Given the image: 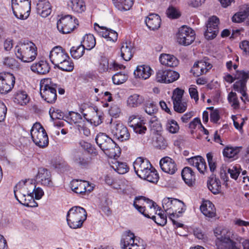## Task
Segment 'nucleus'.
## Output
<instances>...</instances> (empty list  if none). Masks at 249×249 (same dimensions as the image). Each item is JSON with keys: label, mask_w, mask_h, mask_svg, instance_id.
Returning <instances> with one entry per match:
<instances>
[{"label": "nucleus", "mask_w": 249, "mask_h": 249, "mask_svg": "<svg viewBox=\"0 0 249 249\" xmlns=\"http://www.w3.org/2000/svg\"><path fill=\"white\" fill-rule=\"evenodd\" d=\"M160 209H159V213H157V216L152 215L150 218L153 220L157 224L160 226H164L167 222V217L164 213L160 212Z\"/></svg>", "instance_id": "obj_48"}, {"label": "nucleus", "mask_w": 249, "mask_h": 249, "mask_svg": "<svg viewBox=\"0 0 249 249\" xmlns=\"http://www.w3.org/2000/svg\"><path fill=\"white\" fill-rule=\"evenodd\" d=\"M149 125L151 128L157 132L162 130V126L160 121L157 116H152L149 121Z\"/></svg>", "instance_id": "obj_50"}, {"label": "nucleus", "mask_w": 249, "mask_h": 249, "mask_svg": "<svg viewBox=\"0 0 249 249\" xmlns=\"http://www.w3.org/2000/svg\"><path fill=\"white\" fill-rule=\"evenodd\" d=\"M111 167L118 174H124L129 171V167L126 162L116 161L112 163Z\"/></svg>", "instance_id": "obj_44"}, {"label": "nucleus", "mask_w": 249, "mask_h": 249, "mask_svg": "<svg viewBox=\"0 0 249 249\" xmlns=\"http://www.w3.org/2000/svg\"><path fill=\"white\" fill-rule=\"evenodd\" d=\"M133 166L140 178L154 183L158 182L159 175L148 160L138 158L134 162Z\"/></svg>", "instance_id": "obj_2"}, {"label": "nucleus", "mask_w": 249, "mask_h": 249, "mask_svg": "<svg viewBox=\"0 0 249 249\" xmlns=\"http://www.w3.org/2000/svg\"><path fill=\"white\" fill-rule=\"evenodd\" d=\"M98 71L100 72H104L109 70L108 61L106 58H103L101 60L99 66Z\"/></svg>", "instance_id": "obj_59"}, {"label": "nucleus", "mask_w": 249, "mask_h": 249, "mask_svg": "<svg viewBox=\"0 0 249 249\" xmlns=\"http://www.w3.org/2000/svg\"><path fill=\"white\" fill-rule=\"evenodd\" d=\"M159 60L160 63L168 67H174L178 66V61L173 55L166 53H162L160 55Z\"/></svg>", "instance_id": "obj_32"}, {"label": "nucleus", "mask_w": 249, "mask_h": 249, "mask_svg": "<svg viewBox=\"0 0 249 249\" xmlns=\"http://www.w3.org/2000/svg\"><path fill=\"white\" fill-rule=\"evenodd\" d=\"M166 130L172 134L178 132L179 127L178 123L174 120H168L166 124Z\"/></svg>", "instance_id": "obj_51"}, {"label": "nucleus", "mask_w": 249, "mask_h": 249, "mask_svg": "<svg viewBox=\"0 0 249 249\" xmlns=\"http://www.w3.org/2000/svg\"><path fill=\"white\" fill-rule=\"evenodd\" d=\"M68 55L64 49L58 46L52 49L50 53L49 57L50 61L55 67L58 64L62 62Z\"/></svg>", "instance_id": "obj_20"}, {"label": "nucleus", "mask_w": 249, "mask_h": 249, "mask_svg": "<svg viewBox=\"0 0 249 249\" xmlns=\"http://www.w3.org/2000/svg\"><path fill=\"white\" fill-rule=\"evenodd\" d=\"M242 148V146H227L223 150V155L228 159L233 158L240 152Z\"/></svg>", "instance_id": "obj_41"}, {"label": "nucleus", "mask_w": 249, "mask_h": 249, "mask_svg": "<svg viewBox=\"0 0 249 249\" xmlns=\"http://www.w3.org/2000/svg\"><path fill=\"white\" fill-rule=\"evenodd\" d=\"M177 39L179 44L184 46L189 45L195 39V32L191 28L182 26L178 29Z\"/></svg>", "instance_id": "obj_12"}, {"label": "nucleus", "mask_w": 249, "mask_h": 249, "mask_svg": "<svg viewBox=\"0 0 249 249\" xmlns=\"http://www.w3.org/2000/svg\"><path fill=\"white\" fill-rule=\"evenodd\" d=\"M112 1L116 8L122 11L129 10L134 3L133 0H112Z\"/></svg>", "instance_id": "obj_40"}, {"label": "nucleus", "mask_w": 249, "mask_h": 249, "mask_svg": "<svg viewBox=\"0 0 249 249\" xmlns=\"http://www.w3.org/2000/svg\"><path fill=\"white\" fill-rule=\"evenodd\" d=\"M87 218L86 211L80 206L72 207L68 211L67 214V223L71 228L74 229L82 227Z\"/></svg>", "instance_id": "obj_5"}, {"label": "nucleus", "mask_w": 249, "mask_h": 249, "mask_svg": "<svg viewBox=\"0 0 249 249\" xmlns=\"http://www.w3.org/2000/svg\"><path fill=\"white\" fill-rule=\"evenodd\" d=\"M36 8L37 13L43 18L48 17L52 12L51 4L46 0H38Z\"/></svg>", "instance_id": "obj_27"}, {"label": "nucleus", "mask_w": 249, "mask_h": 249, "mask_svg": "<svg viewBox=\"0 0 249 249\" xmlns=\"http://www.w3.org/2000/svg\"><path fill=\"white\" fill-rule=\"evenodd\" d=\"M228 100L233 108L237 109L239 107V101L235 92H230L228 96Z\"/></svg>", "instance_id": "obj_52"}, {"label": "nucleus", "mask_w": 249, "mask_h": 249, "mask_svg": "<svg viewBox=\"0 0 249 249\" xmlns=\"http://www.w3.org/2000/svg\"><path fill=\"white\" fill-rule=\"evenodd\" d=\"M133 46L130 42H124L121 48V54L126 61L130 60L133 56Z\"/></svg>", "instance_id": "obj_36"}, {"label": "nucleus", "mask_w": 249, "mask_h": 249, "mask_svg": "<svg viewBox=\"0 0 249 249\" xmlns=\"http://www.w3.org/2000/svg\"><path fill=\"white\" fill-rule=\"evenodd\" d=\"M219 23V20L216 16H212L209 18L206 24L207 29L204 33L206 38L213 39L216 37L218 33Z\"/></svg>", "instance_id": "obj_19"}, {"label": "nucleus", "mask_w": 249, "mask_h": 249, "mask_svg": "<svg viewBox=\"0 0 249 249\" xmlns=\"http://www.w3.org/2000/svg\"><path fill=\"white\" fill-rule=\"evenodd\" d=\"M148 101V98L146 96L138 94H133L127 99V103L129 107H137Z\"/></svg>", "instance_id": "obj_30"}, {"label": "nucleus", "mask_w": 249, "mask_h": 249, "mask_svg": "<svg viewBox=\"0 0 249 249\" xmlns=\"http://www.w3.org/2000/svg\"><path fill=\"white\" fill-rule=\"evenodd\" d=\"M104 153L110 158L116 159L120 157L121 153L120 147L113 142L107 147V149L104 151Z\"/></svg>", "instance_id": "obj_38"}, {"label": "nucleus", "mask_w": 249, "mask_h": 249, "mask_svg": "<svg viewBox=\"0 0 249 249\" xmlns=\"http://www.w3.org/2000/svg\"><path fill=\"white\" fill-rule=\"evenodd\" d=\"M144 120L137 115H132L128 119V125L132 128L134 131L139 134H144L147 130L144 125Z\"/></svg>", "instance_id": "obj_21"}, {"label": "nucleus", "mask_w": 249, "mask_h": 249, "mask_svg": "<svg viewBox=\"0 0 249 249\" xmlns=\"http://www.w3.org/2000/svg\"><path fill=\"white\" fill-rule=\"evenodd\" d=\"M64 60L62 62L58 64L55 67H57L59 70L65 71H71L74 69V64L68 55L66 58H64Z\"/></svg>", "instance_id": "obj_43"}, {"label": "nucleus", "mask_w": 249, "mask_h": 249, "mask_svg": "<svg viewBox=\"0 0 249 249\" xmlns=\"http://www.w3.org/2000/svg\"><path fill=\"white\" fill-rule=\"evenodd\" d=\"M17 62L13 58L7 57L4 59L3 64L4 65L13 69L17 65Z\"/></svg>", "instance_id": "obj_63"}, {"label": "nucleus", "mask_w": 249, "mask_h": 249, "mask_svg": "<svg viewBox=\"0 0 249 249\" xmlns=\"http://www.w3.org/2000/svg\"><path fill=\"white\" fill-rule=\"evenodd\" d=\"M179 77V74L174 71L167 70H159L156 74V80L160 83H170L177 80Z\"/></svg>", "instance_id": "obj_14"}, {"label": "nucleus", "mask_w": 249, "mask_h": 249, "mask_svg": "<svg viewBox=\"0 0 249 249\" xmlns=\"http://www.w3.org/2000/svg\"><path fill=\"white\" fill-rule=\"evenodd\" d=\"M156 146L160 149H165L167 146V142L163 137L160 136L157 138Z\"/></svg>", "instance_id": "obj_60"}, {"label": "nucleus", "mask_w": 249, "mask_h": 249, "mask_svg": "<svg viewBox=\"0 0 249 249\" xmlns=\"http://www.w3.org/2000/svg\"><path fill=\"white\" fill-rule=\"evenodd\" d=\"M74 162L80 166L86 167L89 163L88 159L82 154H77L73 158Z\"/></svg>", "instance_id": "obj_55"}, {"label": "nucleus", "mask_w": 249, "mask_h": 249, "mask_svg": "<svg viewBox=\"0 0 249 249\" xmlns=\"http://www.w3.org/2000/svg\"><path fill=\"white\" fill-rule=\"evenodd\" d=\"M96 44V40L93 35L89 34L83 37L81 45L85 48V50H90L93 49Z\"/></svg>", "instance_id": "obj_42"}, {"label": "nucleus", "mask_w": 249, "mask_h": 249, "mask_svg": "<svg viewBox=\"0 0 249 249\" xmlns=\"http://www.w3.org/2000/svg\"><path fill=\"white\" fill-rule=\"evenodd\" d=\"M200 209L203 214L206 216L213 218L216 215V210L214 205L209 200L203 201Z\"/></svg>", "instance_id": "obj_31"}, {"label": "nucleus", "mask_w": 249, "mask_h": 249, "mask_svg": "<svg viewBox=\"0 0 249 249\" xmlns=\"http://www.w3.org/2000/svg\"><path fill=\"white\" fill-rule=\"evenodd\" d=\"M145 22L149 29L155 30L160 27L161 19L158 15L151 14L146 17Z\"/></svg>", "instance_id": "obj_33"}, {"label": "nucleus", "mask_w": 249, "mask_h": 249, "mask_svg": "<svg viewBox=\"0 0 249 249\" xmlns=\"http://www.w3.org/2000/svg\"><path fill=\"white\" fill-rule=\"evenodd\" d=\"M126 249H145V246L143 245L142 241H140L137 239L136 240Z\"/></svg>", "instance_id": "obj_64"}, {"label": "nucleus", "mask_w": 249, "mask_h": 249, "mask_svg": "<svg viewBox=\"0 0 249 249\" xmlns=\"http://www.w3.org/2000/svg\"><path fill=\"white\" fill-rule=\"evenodd\" d=\"M36 181L40 185L49 188L54 187L51 172L47 169L40 168L36 176Z\"/></svg>", "instance_id": "obj_17"}, {"label": "nucleus", "mask_w": 249, "mask_h": 249, "mask_svg": "<svg viewBox=\"0 0 249 249\" xmlns=\"http://www.w3.org/2000/svg\"><path fill=\"white\" fill-rule=\"evenodd\" d=\"M85 52V48L81 45L78 46H73L70 50L71 56L75 59H78L83 56Z\"/></svg>", "instance_id": "obj_49"}, {"label": "nucleus", "mask_w": 249, "mask_h": 249, "mask_svg": "<svg viewBox=\"0 0 249 249\" xmlns=\"http://www.w3.org/2000/svg\"><path fill=\"white\" fill-rule=\"evenodd\" d=\"M145 111L148 114L152 115L158 111L157 107L153 103H145Z\"/></svg>", "instance_id": "obj_58"}, {"label": "nucleus", "mask_w": 249, "mask_h": 249, "mask_svg": "<svg viewBox=\"0 0 249 249\" xmlns=\"http://www.w3.org/2000/svg\"><path fill=\"white\" fill-rule=\"evenodd\" d=\"M137 238L133 232L130 231H126L123 233L120 241L121 247L122 249H126L130 247Z\"/></svg>", "instance_id": "obj_29"}, {"label": "nucleus", "mask_w": 249, "mask_h": 249, "mask_svg": "<svg viewBox=\"0 0 249 249\" xmlns=\"http://www.w3.org/2000/svg\"><path fill=\"white\" fill-rule=\"evenodd\" d=\"M162 204L164 210L169 216L179 217L185 210L184 203L176 198L165 197Z\"/></svg>", "instance_id": "obj_6"}, {"label": "nucleus", "mask_w": 249, "mask_h": 249, "mask_svg": "<svg viewBox=\"0 0 249 249\" xmlns=\"http://www.w3.org/2000/svg\"><path fill=\"white\" fill-rule=\"evenodd\" d=\"M36 189L35 181L27 179L19 181L15 186V196L18 202L27 207H36L37 203L34 199V191Z\"/></svg>", "instance_id": "obj_1"}, {"label": "nucleus", "mask_w": 249, "mask_h": 249, "mask_svg": "<svg viewBox=\"0 0 249 249\" xmlns=\"http://www.w3.org/2000/svg\"><path fill=\"white\" fill-rule=\"evenodd\" d=\"M30 100V98L25 91L18 90L14 95V102L21 106L26 105Z\"/></svg>", "instance_id": "obj_37"}, {"label": "nucleus", "mask_w": 249, "mask_h": 249, "mask_svg": "<svg viewBox=\"0 0 249 249\" xmlns=\"http://www.w3.org/2000/svg\"><path fill=\"white\" fill-rule=\"evenodd\" d=\"M152 71L149 66L143 64L137 67L134 71V74L136 78L146 80L150 77Z\"/></svg>", "instance_id": "obj_24"}, {"label": "nucleus", "mask_w": 249, "mask_h": 249, "mask_svg": "<svg viewBox=\"0 0 249 249\" xmlns=\"http://www.w3.org/2000/svg\"><path fill=\"white\" fill-rule=\"evenodd\" d=\"M15 84V77L9 72H0V93L6 94L13 89Z\"/></svg>", "instance_id": "obj_13"}, {"label": "nucleus", "mask_w": 249, "mask_h": 249, "mask_svg": "<svg viewBox=\"0 0 249 249\" xmlns=\"http://www.w3.org/2000/svg\"><path fill=\"white\" fill-rule=\"evenodd\" d=\"M146 205H147L151 211L155 212L157 211L159 207L156 203L149 199L146 198L142 196H137L133 202V206L138 211L143 214L145 217L150 218L152 213L146 209Z\"/></svg>", "instance_id": "obj_8"}, {"label": "nucleus", "mask_w": 249, "mask_h": 249, "mask_svg": "<svg viewBox=\"0 0 249 249\" xmlns=\"http://www.w3.org/2000/svg\"><path fill=\"white\" fill-rule=\"evenodd\" d=\"M91 117L89 119L91 124L98 126L102 123L103 119V113L98 111L97 109L93 108L91 110Z\"/></svg>", "instance_id": "obj_45"}, {"label": "nucleus", "mask_w": 249, "mask_h": 249, "mask_svg": "<svg viewBox=\"0 0 249 249\" xmlns=\"http://www.w3.org/2000/svg\"><path fill=\"white\" fill-rule=\"evenodd\" d=\"M68 6L73 12L79 13L84 11L86 9L84 2L82 0H69Z\"/></svg>", "instance_id": "obj_39"}, {"label": "nucleus", "mask_w": 249, "mask_h": 249, "mask_svg": "<svg viewBox=\"0 0 249 249\" xmlns=\"http://www.w3.org/2000/svg\"><path fill=\"white\" fill-rule=\"evenodd\" d=\"M166 15L167 17L171 19H176L179 18L181 16V13L176 7L173 6H170L166 10Z\"/></svg>", "instance_id": "obj_53"}, {"label": "nucleus", "mask_w": 249, "mask_h": 249, "mask_svg": "<svg viewBox=\"0 0 249 249\" xmlns=\"http://www.w3.org/2000/svg\"><path fill=\"white\" fill-rule=\"evenodd\" d=\"M249 13V5L248 6L246 9L243 11H240L235 14L232 18V20L233 22L236 23H240L242 21L248 17V15Z\"/></svg>", "instance_id": "obj_46"}, {"label": "nucleus", "mask_w": 249, "mask_h": 249, "mask_svg": "<svg viewBox=\"0 0 249 249\" xmlns=\"http://www.w3.org/2000/svg\"><path fill=\"white\" fill-rule=\"evenodd\" d=\"M188 163L196 168L198 171L204 174L207 170V166L205 160L201 156H196L188 159Z\"/></svg>", "instance_id": "obj_28"}, {"label": "nucleus", "mask_w": 249, "mask_h": 249, "mask_svg": "<svg viewBox=\"0 0 249 249\" xmlns=\"http://www.w3.org/2000/svg\"><path fill=\"white\" fill-rule=\"evenodd\" d=\"M30 133L32 140L36 145L42 148L48 145L49 143L48 135L45 129L40 123H35Z\"/></svg>", "instance_id": "obj_9"}, {"label": "nucleus", "mask_w": 249, "mask_h": 249, "mask_svg": "<svg viewBox=\"0 0 249 249\" xmlns=\"http://www.w3.org/2000/svg\"><path fill=\"white\" fill-rule=\"evenodd\" d=\"M67 119L69 123L72 124H82L84 122V120L81 115L74 112H70L69 114Z\"/></svg>", "instance_id": "obj_47"}, {"label": "nucleus", "mask_w": 249, "mask_h": 249, "mask_svg": "<svg viewBox=\"0 0 249 249\" xmlns=\"http://www.w3.org/2000/svg\"><path fill=\"white\" fill-rule=\"evenodd\" d=\"M12 8L15 16L19 19L26 18L31 10L29 0H12Z\"/></svg>", "instance_id": "obj_10"}, {"label": "nucleus", "mask_w": 249, "mask_h": 249, "mask_svg": "<svg viewBox=\"0 0 249 249\" xmlns=\"http://www.w3.org/2000/svg\"><path fill=\"white\" fill-rule=\"evenodd\" d=\"M94 30L98 33V34L106 38L109 29L104 26H100L97 23H94Z\"/></svg>", "instance_id": "obj_56"}, {"label": "nucleus", "mask_w": 249, "mask_h": 249, "mask_svg": "<svg viewBox=\"0 0 249 249\" xmlns=\"http://www.w3.org/2000/svg\"><path fill=\"white\" fill-rule=\"evenodd\" d=\"M212 68V65L204 61H198L195 63L192 69V71L196 76L205 74Z\"/></svg>", "instance_id": "obj_25"}, {"label": "nucleus", "mask_w": 249, "mask_h": 249, "mask_svg": "<svg viewBox=\"0 0 249 249\" xmlns=\"http://www.w3.org/2000/svg\"><path fill=\"white\" fill-rule=\"evenodd\" d=\"M111 132L117 139L122 142L127 140L130 138V134L127 127L121 123L114 125Z\"/></svg>", "instance_id": "obj_22"}, {"label": "nucleus", "mask_w": 249, "mask_h": 249, "mask_svg": "<svg viewBox=\"0 0 249 249\" xmlns=\"http://www.w3.org/2000/svg\"><path fill=\"white\" fill-rule=\"evenodd\" d=\"M181 176L185 182L189 186H192L195 183L196 176L190 167H184L182 171Z\"/></svg>", "instance_id": "obj_35"}, {"label": "nucleus", "mask_w": 249, "mask_h": 249, "mask_svg": "<svg viewBox=\"0 0 249 249\" xmlns=\"http://www.w3.org/2000/svg\"><path fill=\"white\" fill-rule=\"evenodd\" d=\"M56 87V84L51 79H42L40 82V94L42 98L47 103H54L57 99Z\"/></svg>", "instance_id": "obj_7"}, {"label": "nucleus", "mask_w": 249, "mask_h": 249, "mask_svg": "<svg viewBox=\"0 0 249 249\" xmlns=\"http://www.w3.org/2000/svg\"><path fill=\"white\" fill-rule=\"evenodd\" d=\"M48 62L45 60H40L33 63L31 66V70L38 74L44 75L48 73L50 70Z\"/></svg>", "instance_id": "obj_26"}, {"label": "nucleus", "mask_w": 249, "mask_h": 249, "mask_svg": "<svg viewBox=\"0 0 249 249\" xmlns=\"http://www.w3.org/2000/svg\"><path fill=\"white\" fill-rule=\"evenodd\" d=\"M14 53L16 57L24 63L33 61L37 54L36 45L29 41L18 42L15 47Z\"/></svg>", "instance_id": "obj_4"}, {"label": "nucleus", "mask_w": 249, "mask_h": 249, "mask_svg": "<svg viewBox=\"0 0 249 249\" xmlns=\"http://www.w3.org/2000/svg\"><path fill=\"white\" fill-rule=\"evenodd\" d=\"M214 233L216 237L215 242L217 249H240L237 242H241V237L234 234L231 236L230 232L220 229H216Z\"/></svg>", "instance_id": "obj_3"}, {"label": "nucleus", "mask_w": 249, "mask_h": 249, "mask_svg": "<svg viewBox=\"0 0 249 249\" xmlns=\"http://www.w3.org/2000/svg\"><path fill=\"white\" fill-rule=\"evenodd\" d=\"M71 187L73 192L82 196L88 195L93 189L89 182L85 180H73L71 182Z\"/></svg>", "instance_id": "obj_18"}, {"label": "nucleus", "mask_w": 249, "mask_h": 249, "mask_svg": "<svg viewBox=\"0 0 249 249\" xmlns=\"http://www.w3.org/2000/svg\"><path fill=\"white\" fill-rule=\"evenodd\" d=\"M117 33L112 29H109L107 34V36L106 37L107 40L114 42L117 40Z\"/></svg>", "instance_id": "obj_62"}, {"label": "nucleus", "mask_w": 249, "mask_h": 249, "mask_svg": "<svg viewBox=\"0 0 249 249\" xmlns=\"http://www.w3.org/2000/svg\"><path fill=\"white\" fill-rule=\"evenodd\" d=\"M207 186L209 190L213 194H219L221 191V182L218 178L213 175L209 178Z\"/></svg>", "instance_id": "obj_34"}, {"label": "nucleus", "mask_w": 249, "mask_h": 249, "mask_svg": "<svg viewBox=\"0 0 249 249\" xmlns=\"http://www.w3.org/2000/svg\"><path fill=\"white\" fill-rule=\"evenodd\" d=\"M128 78V76L124 73L120 72L115 74L112 76V81L114 84L120 85L125 82Z\"/></svg>", "instance_id": "obj_54"}, {"label": "nucleus", "mask_w": 249, "mask_h": 249, "mask_svg": "<svg viewBox=\"0 0 249 249\" xmlns=\"http://www.w3.org/2000/svg\"><path fill=\"white\" fill-rule=\"evenodd\" d=\"M206 156L210 169L211 172H214L216 169V165L214 160L213 159V156L211 153H209L207 154Z\"/></svg>", "instance_id": "obj_61"}, {"label": "nucleus", "mask_w": 249, "mask_h": 249, "mask_svg": "<svg viewBox=\"0 0 249 249\" xmlns=\"http://www.w3.org/2000/svg\"><path fill=\"white\" fill-rule=\"evenodd\" d=\"M183 93V90L177 88L174 90L172 97L174 110L180 113L185 111L187 108V102L182 99Z\"/></svg>", "instance_id": "obj_15"}, {"label": "nucleus", "mask_w": 249, "mask_h": 249, "mask_svg": "<svg viewBox=\"0 0 249 249\" xmlns=\"http://www.w3.org/2000/svg\"><path fill=\"white\" fill-rule=\"evenodd\" d=\"M235 78L238 80L233 85L234 89L240 92L242 95L246 97V82L249 78V71H237L235 74Z\"/></svg>", "instance_id": "obj_16"}, {"label": "nucleus", "mask_w": 249, "mask_h": 249, "mask_svg": "<svg viewBox=\"0 0 249 249\" xmlns=\"http://www.w3.org/2000/svg\"><path fill=\"white\" fill-rule=\"evenodd\" d=\"M78 25V20L71 15H67L62 17L57 22L58 30L66 34L71 32Z\"/></svg>", "instance_id": "obj_11"}, {"label": "nucleus", "mask_w": 249, "mask_h": 249, "mask_svg": "<svg viewBox=\"0 0 249 249\" xmlns=\"http://www.w3.org/2000/svg\"><path fill=\"white\" fill-rule=\"evenodd\" d=\"M108 138V137L103 133H100L98 134L95 138V141L99 147L101 148Z\"/></svg>", "instance_id": "obj_57"}, {"label": "nucleus", "mask_w": 249, "mask_h": 249, "mask_svg": "<svg viewBox=\"0 0 249 249\" xmlns=\"http://www.w3.org/2000/svg\"><path fill=\"white\" fill-rule=\"evenodd\" d=\"M160 164L163 172L171 175L175 174L178 169L175 161L168 157L161 159L160 161Z\"/></svg>", "instance_id": "obj_23"}]
</instances>
